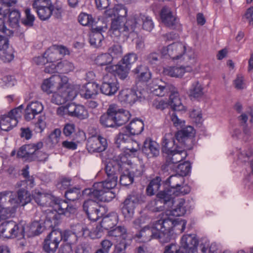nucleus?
<instances>
[{"label":"nucleus","instance_id":"f257e3e1","mask_svg":"<svg viewBox=\"0 0 253 253\" xmlns=\"http://www.w3.org/2000/svg\"><path fill=\"white\" fill-rule=\"evenodd\" d=\"M124 164L121 162L113 161L109 162L105 167L107 178L104 181L94 183L92 187L85 191L91 197L104 202L111 201L115 197L112 189L118 182L120 171L124 168Z\"/></svg>","mask_w":253,"mask_h":253},{"label":"nucleus","instance_id":"f03ea898","mask_svg":"<svg viewBox=\"0 0 253 253\" xmlns=\"http://www.w3.org/2000/svg\"><path fill=\"white\" fill-rule=\"evenodd\" d=\"M185 200L183 199L175 200L169 193L162 191L157 194V199L151 201L147 205V209L152 212H160L165 210L173 216H180L184 215L186 210L184 207Z\"/></svg>","mask_w":253,"mask_h":253},{"label":"nucleus","instance_id":"7ed1b4c3","mask_svg":"<svg viewBox=\"0 0 253 253\" xmlns=\"http://www.w3.org/2000/svg\"><path fill=\"white\" fill-rule=\"evenodd\" d=\"M166 182L169 183V189L162 191L169 193L171 197L188 194L190 191V187L184 184V178L180 174H176L170 176Z\"/></svg>","mask_w":253,"mask_h":253},{"label":"nucleus","instance_id":"20e7f679","mask_svg":"<svg viewBox=\"0 0 253 253\" xmlns=\"http://www.w3.org/2000/svg\"><path fill=\"white\" fill-rule=\"evenodd\" d=\"M17 203L10 193L0 192V220L6 219L15 213Z\"/></svg>","mask_w":253,"mask_h":253},{"label":"nucleus","instance_id":"39448f33","mask_svg":"<svg viewBox=\"0 0 253 253\" xmlns=\"http://www.w3.org/2000/svg\"><path fill=\"white\" fill-rule=\"evenodd\" d=\"M132 17L131 16L127 20L114 19L111 23L110 32L112 36L119 37L121 34L126 36L129 33L134 32Z\"/></svg>","mask_w":253,"mask_h":253},{"label":"nucleus","instance_id":"423d86ee","mask_svg":"<svg viewBox=\"0 0 253 253\" xmlns=\"http://www.w3.org/2000/svg\"><path fill=\"white\" fill-rule=\"evenodd\" d=\"M88 189H85L84 193L88 195L90 199L84 202L83 208L91 220L96 221L99 217L103 216L105 209L104 207H100L98 205L97 201H100V200L91 197L89 194L85 193V191Z\"/></svg>","mask_w":253,"mask_h":253},{"label":"nucleus","instance_id":"0eeeda50","mask_svg":"<svg viewBox=\"0 0 253 253\" xmlns=\"http://www.w3.org/2000/svg\"><path fill=\"white\" fill-rule=\"evenodd\" d=\"M86 231L83 225L77 224L72 226L71 230L61 231L62 240L66 243L65 244H70L72 246L77 244L80 237L86 238Z\"/></svg>","mask_w":253,"mask_h":253},{"label":"nucleus","instance_id":"6e6552de","mask_svg":"<svg viewBox=\"0 0 253 253\" xmlns=\"http://www.w3.org/2000/svg\"><path fill=\"white\" fill-rule=\"evenodd\" d=\"M68 82L67 77L56 75L44 80L42 88L43 91L50 93L60 88H66Z\"/></svg>","mask_w":253,"mask_h":253},{"label":"nucleus","instance_id":"1a4fd4ad","mask_svg":"<svg viewBox=\"0 0 253 253\" xmlns=\"http://www.w3.org/2000/svg\"><path fill=\"white\" fill-rule=\"evenodd\" d=\"M21 117L19 109H13L7 114L0 116V127L4 131H9L18 123V118Z\"/></svg>","mask_w":253,"mask_h":253},{"label":"nucleus","instance_id":"9d476101","mask_svg":"<svg viewBox=\"0 0 253 253\" xmlns=\"http://www.w3.org/2000/svg\"><path fill=\"white\" fill-rule=\"evenodd\" d=\"M108 147L107 139L100 135H93L89 137L86 143V148L90 153H100Z\"/></svg>","mask_w":253,"mask_h":253},{"label":"nucleus","instance_id":"9b49d317","mask_svg":"<svg viewBox=\"0 0 253 253\" xmlns=\"http://www.w3.org/2000/svg\"><path fill=\"white\" fill-rule=\"evenodd\" d=\"M162 56L168 55L172 60L181 58L186 51L185 46L181 42L173 43L167 47H162L158 49Z\"/></svg>","mask_w":253,"mask_h":253},{"label":"nucleus","instance_id":"f8f14e48","mask_svg":"<svg viewBox=\"0 0 253 253\" xmlns=\"http://www.w3.org/2000/svg\"><path fill=\"white\" fill-rule=\"evenodd\" d=\"M24 228L13 221L4 222L0 225V236L10 238L23 235Z\"/></svg>","mask_w":253,"mask_h":253},{"label":"nucleus","instance_id":"ddd939ff","mask_svg":"<svg viewBox=\"0 0 253 253\" xmlns=\"http://www.w3.org/2000/svg\"><path fill=\"white\" fill-rule=\"evenodd\" d=\"M141 201V196L137 194H132L127 197L123 204L122 212L126 219L131 218L134 214L135 206Z\"/></svg>","mask_w":253,"mask_h":253},{"label":"nucleus","instance_id":"4468645a","mask_svg":"<svg viewBox=\"0 0 253 253\" xmlns=\"http://www.w3.org/2000/svg\"><path fill=\"white\" fill-rule=\"evenodd\" d=\"M61 231L52 230L44 240L43 249L47 253H54L62 241Z\"/></svg>","mask_w":253,"mask_h":253},{"label":"nucleus","instance_id":"2eb2a0df","mask_svg":"<svg viewBox=\"0 0 253 253\" xmlns=\"http://www.w3.org/2000/svg\"><path fill=\"white\" fill-rule=\"evenodd\" d=\"M60 88L61 91L54 93L51 99V101L58 105H61L66 101L73 100L77 96V91L72 88Z\"/></svg>","mask_w":253,"mask_h":253},{"label":"nucleus","instance_id":"dca6fc26","mask_svg":"<svg viewBox=\"0 0 253 253\" xmlns=\"http://www.w3.org/2000/svg\"><path fill=\"white\" fill-rule=\"evenodd\" d=\"M102 84L100 88L101 92L106 95L115 94L119 89V85L115 77L112 74H107L102 79Z\"/></svg>","mask_w":253,"mask_h":253},{"label":"nucleus","instance_id":"f3484780","mask_svg":"<svg viewBox=\"0 0 253 253\" xmlns=\"http://www.w3.org/2000/svg\"><path fill=\"white\" fill-rule=\"evenodd\" d=\"M134 30L141 27L143 30L150 32L154 25L152 18L141 13L132 16Z\"/></svg>","mask_w":253,"mask_h":253},{"label":"nucleus","instance_id":"a211bd4d","mask_svg":"<svg viewBox=\"0 0 253 253\" xmlns=\"http://www.w3.org/2000/svg\"><path fill=\"white\" fill-rule=\"evenodd\" d=\"M162 22L165 25L171 29H176L180 26L179 19L169 7H165L161 13Z\"/></svg>","mask_w":253,"mask_h":253},{"label":"nucleus","instance_id":"6ab92c4d","mask_svg":"<svg viewBox=\"0 0 253 253\" xmlns=\"http://www.w3.org/2000/svg\"><path fill=\"white\" fill-rule=\"evenodd\" d=\"M198 245V240L195 235L188 234L182 236L179 247L184 251V253H194Z\"/></svg>","mask_w":253,"mask_h":253},{"label":"nucleus","instance_id":"aec40b11","mask_svg":"<svg viewBox=\"0 0 253 253\" xmlns=\"http://www.w3.org/2000/svg\"><path fill=\"white\" fill-rule=\"evenodd\" d=\"M43 146L42 142L39 141L35 144H29L22 146L17 152L19 157L24 158L31 161L34 156L36 154L37 150Z\"/></svg>","mask_w":253,"mask_h":253},{"label":"nucleus","instance_id":"412c9836","mask_svg":"<svg viewBox=\"0 0 253 253\" xmlns=\"http://www.w3.org/2000/svg\"><path fill=\"white\" fill-rule=\"evenodd\" d=\"M151 92L155 95L163 96L174 89V86L160 79H156L150 87Z\"/></svg>","mask_w":253,"mask_h":253},{"label":"nucleus","instance_id":"4be33fe9","mask_svg":"<svg viewBox=\"0 0 253 253\" xmlns=\"http://www.w3.org/2000/svg\"><path fill=\"white\" fill-rule=\"evenodd\" d=\"M184 147L183 148H175L173 150L165 154L166 164L168 166L176 164L186 158L187 153L184 150Z\"/></svg>","mask_w":253,"mask_h":253},{"label":"nucleus","instance_id":"5701e85b","mask_svg":"<svg viewBox=\"0 0 253 253\" xmlns=\"http://www.w3.org/2000/svg\"><path fill=\"white\" fill-rule=\"evenodd\" d=\"M176 138L175 134L171 132L166 133L163 138L162 142V151L164 153H167L176 148H183V145H181L180 143L178 144L176 142Z\"/></svg>","mask_w":253,"mask_h":253},{"label":"nucleus","instance_id":"b1692460","mask_svg":"<svg viewBox=\"0 0 253 253\" xmlns=\"http://www.w3.org/2000/svg\"><path fill=\"white\" fill-rule=\"evenodd\" d=\"M142 151L148 158L156 157L160 154L159 145L156 141L146 139L143 143Z\"/></svg>","mask_w":253,"mask_h":253},{"label":"nucleus","instance_id":"393cba45","mask_svg":"<svg viewBox=\"0 0 253 253\" xmlns=\"http://www.w3.org/2000/svg\"><path fill=\"white\" fill-rule=\"evenodd\" d=\"M114 112L116 126H120L125 125L129 120L131 115L127 110L120 108L117 105L112 104Z\"/></svg>","mask_w":253,"mask_h":253},{"label":"nucleus","instance_id":"a878e982","mask_svg":"<svg viewBox=\"0 0 253 253\" xmlns=\"http://www.w3.org/2000/svg\"><path fill=\"white\" fill-rule=\"evenodd\" d=\"M20 188V189L17 191L18 199H17V196L15 194H13L11 192L7 191L2 192L10 193L12 196L14 197V198L17 203L16 209L18 207L19 205L24 206L28 203H30L32 199L31 194L27 190L28 188H26L24 186H22Z\"/></svg>","mask_w":253,"mask_h":253},{"label":"nucleus","instance_id":"bb28decb","mask_svg":"<svg viewBox=\"0 0 253 253\" xmlns=\"http://www.w3.org/2000/svg\"><path fill=\"white\" fill-rule=\"evenodd\" d=\"M127 9L123 4H116L113 8H110L105 11V14L109 17H114L115 19L126 20Z\"/></svg>","mask_w":253,"mask_h":253},{"label":"nucleus","instance_id":"cd10ccee","mask_svg":"<svg viewBox=\"0 0 253 253\" xmlns=\"http://www.w3.org/2000/svg\"><path fill=\"white\" fill-rule=\"evenodd\" d=\"M158 229L156 228L155 223L153 226H147L142 229L139 233L136 234V237L138 239H142L143 242H147L152 239H156Z\"/></svg>","mask_w":253,"mask_h":253},{"label":"nucleus","instance_id":"c85d7f7f","mask_svg":"<svg viewBox=\"0 0 253 253\" xmlns=\"http://www.w3.org/2000/svg\"><path fill=\"white\" fill-rule=\"evenodd\" d=\"M174 220L175 218L170 217L161 218L155 222L156 228L158 230L172 231L173 226L178 225V224H176V222H174Z\"/></svg>","mask_w":253,"mask_h":253},{"label":"nucleus","instance_id":"c756f323","mask_svg":"<svg viewBox=\"0 0 253 253\" xmlns=\"http://www.w3.org/2000/svg\"><path fill=\"white\" fill-rule=\"evenodd\" d=\"M169 103L171 108L176 111H181L184 110V106L182 104L179 97L177 89L174 86V89L169 92Z\"/></svg>","mask_w":253,"mask_h":253},{"label":"nucleus","instance_id":"7c9ffc66","mask_svg":"<svg viewBox=\"0 0 253 253\" xmlns=\"http://www.w3.org/2000/svg\"><path fill=\"white\" fill-rule=\"evenodd\" d=\"M115 111L112 104L110 105L106 113L101 116L100 118V123L105 127H114L116 126L114 117Z\"/></svg>","mask_w":253,"mask_h":253},{"label":"nucleus","instance_id":"2f4dec72","mask_svg":"<svg viewBox=\"0 0 253 253\" xmlns=\"http://www.w3.org/2000/svg\"><path fill=\"white\" fill-rule=\"evenodd\" d=\"M135 90L126 89L121 90L118 95V99L121 102L124 104L131 105L136 101Z\"/></svg>","mask_w":253,"mask_h":253},{"label":"nucleus","instance_id":"473e14b6","mask_svg":"<svg viewBox=\"0 0 253 253\" xmlns=\"http://www.w3.org/2000/svg\"><path fill=\"white\" fill-rule=\"evenodd\" d=\"M35 202L41 206H53L55 198L50 194L38 192L34 196Z\"/></svg>","mask_w":253,"mask_h":253},{"label":"nucleus","instance_id":"72a5a7b5","mask_svg":"<svg viewBox=\"0 0 253 253\" xmlns=\"http://www.w3.org/2000/svg\"><path fill=\"white\" fill-rule=\"evenodd\" d=\"M194 134V130L192 126H187L175 134L176 141L181 145L185 146V142L190 137Z\"/></svg>","mask_w":253,"mask_h":253},{"label":"nucleus","instance_id":"f704fd0d","mask_svg":"<svg viewBox=\"0 0 253 253\" xmlns=\"http://www.w3.org/2000/svg\"><path fill=\"white\" fill-rule=\"evenodd\" d=\"M93 30L89 36V42L94 47H100L102 44V41L104 39L102 35L103 28L101 27H96Z\"/></svg>","mask_w":253,"mask_h":253},{"label":"nucleus","instance_id":"c9c22d12","mask_svg":"<svg viewBox=\"0 0 253 253\" xmlns=\"http://www.w3.org/2000/svg\"><path fill=\"white\" fill-rule=\"evenodd\" d=\"M132 72L140 81L148 82L151 77V74L148 67L144 65L141 64L137 66L133 70Z\"/></svg>","mask_w":253,"mask_h":253},{"label":"nucleus","instance_id":"e433bc0d","mask_svg":"<svg viewBox=\"0 0 253 253\" xmlns=\"http://www.w3.org/2000/svg\"><path fill=\"white\" fill-rule=\"evenodd\" d=\"M81 95L86 99H94L98 92L99 87L94 83H88L84 87Z\"/></svg>","mask_w":253,"mask_h":253},{"label":"nucleus","instance_id":"4c0bfd02","mask_svg":"<svg viewBox=\"0 0 253 253\" xmlns=\"http://www.w3.org/2000/svg\"><path fill=\"white\" fill-rule=\"evenodd\" d=\"M118 221L117 214L112 212L103 217L100 224L104 229L108 230L114 227L117 224Z\"/></svg>","mask_w":253,"mask_h":253},{"label":"nucleus","instance_id":"58836bf2","mask_svg":"<svg viewBox=\"0 0 253 253\" xmlns=\"http://www.w3.org/2000/svg\"><path fill=\"white\" fill-rule=\"evenodd\" d=\"M69 53V50L62 45L54 46L52 49H48L45 52V54L48 55L49 59L52 62L57 60L56 55L58 54L65 55H68Z\"/></svg>","mask_w":253,"mask_h":253},{"label":"nucleus","instance_id":"ea45409f","mask_svg":"<svg viewBox=\"0 0 253 253\" xmlns=\"http://www.w3.org/2000/svg\"><path fill=\"white\" fill-rule=\"evenodd\" d=\"M144 128L143 122L139 119L134 120L125 128V132H129L130 135H134L140 134Z\"/></svg>","mask_w":253,"mask_h":253},{"label":"nucleus","instance_id":"a19ab883","mask_svg":"<svg viewBox=\"0 0 253 253\" xmlns=\"http://www.w3.org/2000/svg\"><path fill=\"white\" fill-rule=\"evenodd\" d=\"M54 209L61 215V214L73 213L76 211V209L72 206H70L64 200H57L55 203Z\"/></svg>","mask_w":253,"mask_h":253},{"label":"nucleus","instance_id":"79ce46f5","mask_svg":"<svg viewBox=\"0 0 253 253\" xmlns=\"http://www.w3.org/2000/svg\"><path fill=\"white\" fill-rule=\"evenodd\" d=\"M28 166H26L25 168L22 169V175L25 178V180H21L16 184L17 187H25L26 188H31L34 185V181L33 176L29 175Z\"/></svg>","mask_w":253,"mask_h":253},{"label":"nucleus","instance_id":"37998d69","mask_svg":"<svg viewBox=\"0 0 253 253\" xmlns=\"http://www.w3.org/2000/svg\"><path fill=\"white\" fill-rule=\"evenodd\" d=\"M108 235L114 240L126 241L127 231L124 226H119L108 232Z\"/></svg>","mask_w":253,"mask_h":253},{"label":"nucleus","instance_id":"c03bdc74","mask_svg":"<svg viewBox=\"0 0 253 253\" xmlns=\"http://www.w3.org/2000/svg\"><path fill=\"white\" fill-rule=\"evenodd\" d=\"M45 218L46 223H51L49 226H55L58 223V221L60 219L61 215L60 213L54 209V210L52 209H47L45 211Z\"/></svg>","mask_w":253,"mask_h":253},{"label":"nucleus","instance_id":"a18cd8bd","mask_svg":"<svg viewBox=\"0 0 253 253\" xmlns=\"http://www.w3.org/2000/svg\"><path fill=\"white\" fill-rule=\"evenodd\" d=\"M130 67L127 66L125 64H121L115 66L116 75L120 80L127 81L129 79V72Z\"/></svg>","mask_w":253,"mask_h":253},{"label":"nucleus","instance_id":"49530a36","mask_svg":"<svg viewBox=\"0 0 253 253\" xmlns=\"http://www.w3.org/2000/svg\"><path fill=\"white\" fill-rule=\"evenodd\" d=\"M185 72V70L182 66L180 67H168L164 69V74L171 77L181 78Z\"/></svg>","mask_w":253,"mask_h":253},{"label":"nucleus","instance_id":"de8ad7c7","mask_svg":"<svg viewBox=\"0 0 253 253\" xmlns=\"http://www.w3.org/2000/svg\"><path fill=\"white\" fill-rule=\"evenodd\" d=\"M161 177L158 176H157L150 181L146 189L148 195H154L158 192L161 185Z\"/></svg>","mask_w":253,"mask_h":253},{"label":"nucleus","instance_id":"09e8293b","mask_svg":"<svg viewBox=\"0 0 253 253\" xmlns=\"http://www.w3.org/2000/svg\"><path fill=\"white\" fill-rule=\"evenodd\" d=\"M76 108V105L73 103H68L65 106H62L58 107L57 110V113L59 115L63 116L68 115L72 117L74 116Z\"/></svg>","mask_w":253,"mask_h":253},{"label":"nucleus","instance_id":"8fccbe9b","mask_svg":"<svg viewBox=\"0 0 253 253\" xmlns=\"http://www.w3.org/2000/svg\"><path fill=\"white\" fill-rule=\"evenodd\" d=\"M17 0H0V15L6 16L9 12L8 7L15 6Z\"/></svg>","mask_w":253,"mask_h":253},{"label":"nucleus","instance_id":"3c124183","mask_svg":"<svg viewBox=\"0 0 253 253\" xmlns=\"http://www.w3.org/2000/svg\"><path fill=\"white\" fill-rule=\"evenodd\" d=\"M204 94L203 88L199 82L193 83L189 90V96L191 97L198 98Z\"/></svg>","mask_w":253,"mask_h":253},{"label":"nucleus","instance_id":"603ef678","mask_svg":"<svg viewBox=\"0 0 253 253\" xmlns=\"http://www.w3.org/2000/svg\"><path fill=\"white\" fill-rule=\"evenodd\" d=\"M9 22L12 28H17L19 26V22L20 18V13L19 10L9 9Z\"/></svg>","mask_w":253,"mask_h":253},{"label":"nucleus","instance_id":"864d4df0","mask_svg":"<svg viewBox=\"0 0 253 253\" xmlns=\"http://www.w3.org/2000/svg\"><path fill=\"white\" fill-rule=\"evenodd\" d=\"M84 229L87 230L86 232V237H89L90 239L93 240L100 238L103 235L104 229L100 224L96 226V227L91 231H89L85 227H84Z\"/></svg>","mask_w":253,"mask_h":253},{"label":"nucleus","instance_id":"5fc2aeb1","mask_svg":"<svg viewBox=\"0 0 253 253\" xmlns=\"http://www.w3.org/2000/svg\"><path fill=\"white\" fill-rule=\"evenodd\" d=\"M57 64L58 73H68L75 68L73 63L67 60L62 61Z\"/></svg>","mask_w":253,"mask_h":253},{"label":"nucleus","instance_id":"6e6d98bb","mask_svg":"<svg viewBox=\"0 0 253 253\" xmlns=\"http://www.w3.org/2000/svg\"><path fill=\"white\" fill-rule=\"evenodd\" d=\"M13 58V50L11 47L8 46L0 51V59L4 62H9Z\"/></svg>","mask_w":253,"mask_h":253},{"label":"nucleus","instance_id":"4d7b16f0","mask_svg":"<svg viewBox=\"0 0 253 253\" xmlns=\"http://www.w3.org/2000/svg\"><path fill=\"white\" fill-rule=\"evenodd\" d=\"M79 23L83 26H92L94 19L90 14L86 13H81L78 16Z\"/></svg>","mask_w":253,"mask_h":253},{"label":"nucleus","instance_id":"13d9d810","mask_svg":"<svg viewBox=\"0 0 253 253\" xmlns=\"http://www.w3.org/2000/svg\"><path fill=\"white\" fill-rule=\"evenodd\" d=\"M112 60V57L107 53L98 55L95 59V62L98 65L102 66L110 64Z\"/></svg>","mask_w":253,"mask_h":253},{"label":"nucleus","instance_id":"bf43d9fd","mask_svg":"<svg viewBox=\"0 0 253 253\" xmlns=\"http://www.w3.org/2000/svg\"><path fill=\"white\" fill-rule=\"evenodd\" d=\"M44 229L42 223L39 221L33 222L30 226L29 230L31 234L34 236H37L41 234Z\"/></svg>","mask_w":253,"mask_h":253},{"label":"nucleus","instance_id":"052dcab7","mask_svg":"<svg viewBox=\"0 0 253 253\" xmlns=\"http://www.w3.org/2000/svg\"><path fill=\"white\" fill-rule=\"evenodd\" d=\"M52 6L43 7L36 9V11L39 17L42 20H46L49 18L52 14Z\"/></svg>","mask_w":253,"mask_h":253},{"label":"nucleus","instance_id":"680f3d73","mask_svg":"<svg viewBox=\"0 0 253 253\" xmlns=\"http://www.w3.org/2000/svg\"><path fill=\"white\" fill-rule=\"evenodd\" d=\"M125 128L123 129L122 132L119 133L116 137V143L118 145V147L123 143H125L127 142H130L132 140L129 137V132H125Z\"/></svg>","mask_w":253,"mask_h":253},{"label":"nucleus","instance_id":"e2e57ef3","mask_svg":"<svg viewBox=\"0 0 253 253\" xmlns=\"http://www.w3.org/2000/svg\"><path fill=\"white\" fill-rule=\"evenodd\" d=\"M133 181V175L129 171L126 170L120 175V182L121 185L127 186Z\"/></svg>","mask_w":253,"mask_h":253},{"label":"nucleus","instance_id":"0e129e2a","mask_svg":"<svg viewBox=\"0 0 253 253\" xmlns=\"http://www.w3.org/2000/svg\"><path fill=\"white\" fill-rule=\"evenodd\" d=\"M157 235L156 239H158L162 243H166L170 241L172 233L171 231L161 230H157Z\"/></svg>","mask_w":253,"mask_h":253},{"label":"nucleus","instance_id":"69168bd1","mask_svg":"<svg viewBox=\"0 0 253 253\" xmlns=\"http://www.w3.org/2000/svg\"><path fill=\"white\" fill-rule=\"evenodd\" d=\"M80 195V190L77 188H70L65 193L66 198L69 201H72L77 200Z\"/></svg>","mask_w":253,"mask_h":253},{"label":"nucleus","instance_id":"338daca9","mask_svg":"<svg viewBox=\"0 0 253 253\" xmlns=\"http://www.w3.org/2000/svg\"><path fill=\"white\" fill-rule=\"evenodd\" d=\"M191 167L190 164L187 162H184L180 164L177 166V172L178 174H180L183 177L188 174L190 170Z\"/></svg>","mask_w":253,"mask_h":253},{"label":"nucleus","instance_id":"774afa93","mask_svg":"<svg viewBox=\"0 0 253 253\" xmlns=\"http://www.w3.org/2000/svg\"><path fill=\"white\" fill-rule=\"evenodd\" d=\"M160 56L158 52L156 51L152 52L148 54L145 58L147 63L151 65H155L159 61Z\"/></svg>","mask_w":253,"mask_h":253}]
</instances>
